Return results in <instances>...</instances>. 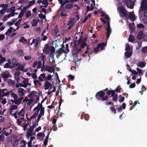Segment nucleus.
<instances>
[{
  "label": "nucleus",
  "instance_id": "18",
  "mask_svg": "<svg viewBox=\"0 0 147 147\" xmlns=\"http://www.w3.org/2000/svg\"><path fill=\"white\" fill-rule=\"evenodd\" d=\"M40 109V111L37 119L38 121H39L40 117L44 115V108L42 107V106Z\"/></svg>",
  "mask_w": 147,
  "mask_h": 147
},
{
  "label": "nucleus",
  "instance_id": "62",
  "mask_svg": "<svg viewBox=\"0 0 147 147\" xmlns=\"http://www.w3.org/2000/svg\"><path fill=\"white\" fill-rule=\"evenodd\" d=\"M6 9H2L0 11V13L1 14H4L5 13Z\"/></svg>",
  "mask_w": 147,
  "mask_h": 147
},
{
  "label": "nucleus",
  "instance_id": "10",
  "mask_svg": "<svg viewBox=\"0 0 147 147\" xmlns=\"http://www.w3.org/2000/svg\"><path fill=\"white\" fill-rule=\"evenodd\" d=\"M24 79L22 83V86L25 88H26L28 86H30L31 84L28 83V80L27 78H23Z\"/></svg>",
  "mask_w": 147,
  "mask_h": 147
},
{
  "label": "nucleus",
  "instance_id": "52",
  "mask_svg": "<svg viewBox=\"0 0 147 147\" xmlns=\"http://www.w3.org/2000/svg\"><path fill=\"white\" fill-rule=\"evenodd\" d=\"M72 22L73 21L72 20H70L69 22V23L68 24V25H70V26L69 27V29H70L71 28L72 26L74 24Z\"/></svg>",
  "mask_w": 147,
  "mask_h": 147
},
{
  "label": "nucleus",
  "instance_id": "14",
  "mask_svg": "<svg viewBox=\"0 0 147 147\" xmlns=\"http://www.w3.org/2000/svg\"><path fill=\"white\" fill-rule=\"evenodd\" d=\"M1 76L4 79H7L8 78H11V76L8 72H5L2 73L1 74Z\"/></svg>",
  "mask_w": 147,
  "mask_h": 147
},
{
  "label": "nucleus",
  "instance_id": "25",
  "mask_svg": "<svg viewBox=\"0 0 147 147\" xmlns=\"http://www.w3.org/2000/svg\"><path fill=\"white\" fill-rule=\"evenodd\" d=\"M11 64L13 67H15L17 65L18 62L16 59H12Z\"/></svg>",
  "mask_w": 147,
  "mask_h": 147
},
{
  "label": "nucleus",
  "instance_id": "51",
  "mask_svg": "<svg viewBox=\"0 0 147 147\" xmlns=\"http://www.w3.org/2000/svg\"><path fill=\"white\" fill-rule=\"evenodd\" d=\"M26 39L24 37H22L21 39L19 40V41L22 42L23 43H25L26 42Z\"/></svg>",
  "mask_w": 147,
  "mask_h": 147
},
{
  "label": "nucleus",
  "instance_id": "36",
  "mask_svg": "<svg viewBox=\"0 0 147 147\" xmlns=\"http://www.w3.org/2000/svg\"><path fill=\"white\" fill-rule=\"evenodd\" d=\"M33 82L35 86H36L38 85L40 86L41 85V83L38 80H34Z\"/></svg>",
  "mask_w": 147,
  "mask_h": 147
},
{
  "label": "nucleus",
  "instance_id": "44",
  "mask_svg": "<svg viewBox=\"0 0 147 147\" xmlns=\"http://www.w3.org/2000/svg\"><path fill=\"white\" fill-rule=\"evenodd\" d=\"M99 45H98L97 46L96 48H94L93 50L94 52L95 53H97L98 52L99 50Z\"/></svg>",
  "mask_w": 147,
  "mask_h": 147
},
{
  "label": "nucleus",
  "instance_id": "19",
  "mask_svg": "<svg viewBox=\"0 0 147 147\" xmlns=\"http://www.w3.org/2000/svg\"><path fill=\"white\" fill-rule=\"evenodd\" d=\"M27 133L26 134L28 136H32L35 135L36 134L35 132L32 129H30L28 128L27 130Z\"/></svg>",
  "mask_w": 147,
  "mask_h": 147
},
{
  "label": "nucleus",
  "instance_id": "16",
  "mask_svg": "<svg viewBox=\"0 0 147 147\" xmlns=\"http://www.w3.org/2000/svg\"><path fill=\"white\" fill-rule=\"evenodd\" d=\"M24 90L23 88H19L18 89V96H23L24 95Z\"/></svg>",
  "mask_w": 147,
  "mask_h": 147
},
{
  "label": "nucleus",
  "instance_id": "12",
  "mask_svg": "<svg viewBox=\"0 0 147 147\" xmlns=\"http://www.w3.org/2000/svg\"><path fill=\"white\" fill-rule=\"evenodd\" d=\"M51 47L50 48L48 45L46 44L45 45L44 48L43 49V51L45 53L48 54L50 51H51Z\"/></svg>",
  "mask_w": 147,
  "mask_h": 147
},
{
  "label": "nucleus",
  "instance_id": "27",
  "mask_svg": "<svg viewBox=\"0 0 147 147\" xmlns=\"http://www.w3.org/2000/svg\"><path fill=\"white\" fill-rule=\"evenodd\" d=\"M8 83L9 86H12L15 85V82L11 79H9L8 80Z\"/></svg>",
  "mask_w": 147,
  "mask_h": 147
},
{
  "label": "nucleus",
  "instance_id": "40",
  "mask_svg": "<svg viewBox=\"0 0 147 147\" xmlns=\"http://www.w3.org/2000/svg\"><path fill=\"white\" fill-rule=\"evenodd\" d=\"M42 4L43 5V7H46L47 6L48 3L47 2V1H42Z\"/></svg>",
  "mask_w": 147,
  "mask_h": 147
},
{
  "label": "nucleus",
  "instance_id": "31",
  "mask_svg": "<svg viewBox=\"0 0 147 147\" xmlns=\"http://www.w3.org/2000/svg\"><path fill=\"white\" fill-rule=\"evenodd\" d=\"M89 6H86L87 8V11H91L93 9L94 6L93 5L92 3L91 4H90V9H89Z\"/></svg>",
  "mask_w": 147,
  "mask_h": 147
},
{
  "label": "nucleus",
  "instance_id": "30",
  "mask_svg": "<svg viewBox=\"0 0 147 147\" xmlns=\"http://www.w3.org/2000/svg\"><path fill=\"white\" fill-rule=\"evenodd\" d=\"M105 95V93L102 91H100L98 92L96 95V96H99L101 98L103 96Z\"/></svg>",
  "mask_w": 147,
  "mask_h": 147
},
{
  "label": "nucleus",
  "instance_id": "46",
  "mask_svg": "<svg viewBox=\"0 0 147 147\" xmlns=\"http://www.w3.org/2000/svg\"><path fill=\"white\" fill-rule=\"evenodd\" d=\"M15 104L17 105H19L21 103V101L20 100H19L18 98L17 99L15 100Z\"/></svg>",
  "mask_w": 147,
  "mask_h": 147
},
{
  "label": "nucleus",
  "instance_id": "17",
  "mask_svg": "<svg viewBox=\"0 0 147 147\" xmlns=\"http://www.w3.org/2000/svg\"><path fill=\"white\" fill-rule=\"evenodd\" d=\"M33 101V99H28L27 97H26L23 100V102H26L27 105H30Z\"/></svg>",
  "mask_w": 147,
  "mask_h": 147
},
{
  "label": "nucleus",
  "instance_id": "5",
  "mask_svg": "<svg viewBox=\"0 0 147 147\" xmlns=\"http://www.w3.org/2000/svg\"><path fill=\"white\" fill-rule=\"evenodd\" d=\"M42 107V105L41 104H38L37 106L35 107L34 109V111L37 110V112H36L33 115H32L30 117V119H32L35 118L36 116L37 115L38 113V111L40 108H41Z\"/></svg>",
  "mask_w": 147,
  "mask_h": 147
},
{
  "label": "nucleus",
  "instance_id": "7",
  "mask_svg": "<svg viewBox=\"0 0 147 147\" xmlns=\"http://www.w3.org/2000/svg\"><path fill=\"white\" fill-rule=\"evenodd\" d=\"M119 11L120 13L121 14H122L123 16L125 17H127V12L124 7H119Z\"/></svg>",
  "mask_w": 147,
  "mask_h": 147
},
{
  "label": "nucleus",
  "instance_id": "15",
  "mask_svg": "<svg viewBox=\"0 0 147 147\" xmlns=\"http://www.w3.org/2000/svg\"><path fill=\"white\" fill-rule=\"evenodd\" d=\"M44 86V89L45 90H47L48 89L51 90L52 88V86L51 84L47 80L46 81L45 83Z\"/></svg>",
  "mask_w": 147,
  "mask_h": 147
},
{
  "label": "nucleus",
  "instance_id": "3",
  "mask_svg": "<svg viewBox=\"0 0 147 147\" xmlns=\"http://www.w3.org/2000/svg\"><path fill=\"white\" fill-rule=\"evenodd\" d=\"M86 38H84L83 39H82L81 36L80 38L78 41V43L79 45H80V47L81 48H82L86 46Z\"/></svg>",
  "mask_w": 147,
  "mask_h": 147
},
{
  "label": "nucleus",
  "instance_id": "47",
  "mask_svg": "<svg viewBox=\"0 0 147 147\" xmlns=\"http://www.w3.org/2000/svg\"><path fill=\"white\" fill-rule=\"evenodd\" d=\"M35 0H33L32 1H31L28 3V5H27L29 7H30L32 5L35 3Z\"/></svg>",
  "mask_w": 147,
  "mask_h": 147
},
{
  "label": "nucleus",
  "instance_id": "32",
  "mask_svg": "<svg viewBox=\"0 0 147 147\" xmlns=\"http://www.w3.org/2000/svg\"><path fill=\"white\" fill-rule=\"evenodd\" d=\"M145 63L144 62H140L138 64V66L141 68L144 67L145 66Z\"/></svg>",
  "mask_w": 147,
  "mask_h": 147
},
{
  "label": "nucleus",
  "instance_id": "23",
  "mask_svg": "<svg viewBox=\"0 0 147 147\" xmlns=\"http://www.w3.org/2000/svg\"><path fill=\"white\" fill-rule=\"evenodd\" d=\"M124 54L126 58H129L132 54V51H127Z\"/></svg>",
  "mask_w": 147,
  "mask_h": 147
},
{
  "label": "nucleus",
  "instance_id": "1",
  "mask_svg": "<svg viewBox=\"0 0 147 147\" xmlns=\"http://www.w3.org/2000/svg\"><path fill=\"white\" fill-rule=\"evenodd\" d=\"M68 45L67 44H66L65 47L63 45L62 47L60 48V50L58 51V53L61 55L62 53H67L69 51V50L68 48Z\"/></svg>",
  "mask_w": 147,
  "mask_h": 147
},
{
  "label": "nucleus",
  "instance_id": "2",
  "mask_svg": "<svg viewBox=\"0 0 147 147\" xmlns=\"http://www.w3.org/2000/svg\"><path fill=\"white\" fill-rule=\"evenodd\" d=\"M65 1L64 2L63 1L62 3V4H61V6L60 7V9L58 10V12H61L60 14L61 16H67V15L66 13H65V12L66 11V9L65 8H64L63 6V5L66 3Z\"/></svg>",
  "mask_w": 147,
  "mask_h": 147
},
{
  "label": "nucleus",
  "instance_id": "53",
  "mask_svg": "<svg viewBox=\"0 0 147 147\" xmlns=\"http://www.w3.org/2000/svg\"><path fill=\"white\" fill-rule=\"evenodd\" d=\"M56 40H55V41H54L53 43V47H53L54 49V47L55 48L57 47H58V45L56 43Z\"/></svg>",
  "mask_w": 147,
  "mask_h": 147
},
{
  "label": "nucleus",
  "instance_id": "59",
  "mask_svg": "<svg viewBox=\"0 0 147 147\" xmlns=\"http://www.w3.org/2000/svg\"><path fill=\"white\" fill-rule=\"evenodd\" d=\"M137 26L139 28H143L144 27L143 25L141 23L137 24Z\"/></svg>",
  "mask_w": 147,
  "mask_h": 147
},
{
  "label": "nucleus",
  "instance_id": "29",
  "mask_svg": "<svg viewBox=\"0 0 147 147\" xmlns=\"http://www.w3.org/2000/svg\"><path fill=\"white\" fill-rule=\"evenodd\" d=\"M98 45H99V49H100L101 50H102L104 49V46L106 45L104 42L98 44Z\"/></svg>",
  "mask_w": 147,
  "mask_h": 147
},
{
  "label": "nucleus",
  "instance_id": "63",
  "mask_svg": "<svg viewBox=\"0 0 147 147\" xmlns=\"http://www.w3.org/2000/svg\"><path fill=\"white\" fill-rule=\"evenodd\" d=\"M6 60V58L3 57H2L0 59V61L1 63H3Z\"/></svg>",
  "mask_w": 147,
  "mask_h": 147
},
{
  "label": "nucleus",
  "instance_id": "22",
  "mask_svg": "<svg viewBox=\"0 0 147 147\" xmlns=\"http://www.w3.org/2000/svg\"><path fill=\"white\" fill-rule=\"evenodd\" d=\"M20 72L18 71H16L14 74L15 79L16 80L17 83L18 82L20 79Z\"/></svg>",
  "mask_w": 147,
  "mask_h": 147
},
{
  "label": "nucleus",
  "instance_id": "9",
  "mask_svg": "<svg viewBox=\"0 0 147 147\" xmlns=\"http://www.w3.org/2000/svg\"><path fill=\"white\" fill-rule=\"evenodd\" d=\"M25 110L24 109H22L20 111L17 112L18 115H19V117H20V119L22 120L24 119V117Z\"/></svg>",
  "mask_w": 147,
  "mask_h": 147
},
{
  "label": "nucleus",
  "instance_id": "4",
  "mask_svg": "<svg viewBox=\"0 0 147 147\" xmlns=\"http://www.w3.org/2000/svg\"><path fill=\"white\" fill-rule=\"evenodd\" d=\"M12 91V90L9 91H7L6 88L2 90L0 89V95L1 96H7L9 94V93L11 92Z\"/></svg>",
  "mask_w": 147,
  "mask_h": 147
},
{
  "label": "nucleus",
  "instance_id": "55",
  "mask_svg": "<svg viewBox=\"0 0 147 147\" xmlns=\"http://www.w3.org/2000/svg\"><path fill=\"white\" fill-rule=\"evenodd\" d=\"M29 7L28 6V5H27L26 6L24 7L23 8L22 10L21 11L22 12L24 13L26 11V10Z\"/></svg>",
  "mask_w": 147,
  "mask_h": 147
},
{
  "label": "nucleus",
  "instance_id": "34",
  "mask_svg": "<svg viewBox=\"0 0 147 147\" xmlns=\"http://www.w3.org/2000/svg\"><path fill=\"white\" fill-rule=\"evenodd\" d=\"M16 21V20L12 19L11 20V21L8 22L7 23L8 25L10 26H11Z\"/></svg>",
  "mask_w": 147,
  "mask_h": 147
},
{
  "label": "nucleus",
  "instance_id": "61",
  "mask_svg": "<svg viewBox=\"0 0 147 147\" xmlns=\"http://www.w3.org/2000/svg\"><path fill=\"white\" fill-rule=\"evenodd\" d=\"M31 57L30 55L28 56H25L24 57V59L26 60H29L31 59Z\"/></svg>",
  "mask_w": 147,
  "mask_h": 147
},
{
  "label": "nucleus",
  "instance_id": "28",
  "mask_svg": "<svg viewBox=\"0 0 147 147\" xmlns=\"http://www.w3.org/2000/svg\"><path fill=\"white\" fill-rule=\"evenodd\" d=\"M11 93V97H12L14 100H16L18 98V97L16 94L12 92Z\"/></svg>",
  "mask_w": 147,
  "mask_h": 147
},
{
  "label": "nucleus",
  "instance_id": "60",
  "mask_svg": "<svg viewBox=\"0 0 147 147\" xmlns=\"http://www.w3.org/2000/svg\"><path fill=\"white\" fill-rule=\"evenodd\" d=\"M143 39L144 40H147V32H146L145 34H144Z\"/></svg>",
  "mask_w": 147,
  "mask_h": 147
},
{
  "label": "nucleus",
  "instance_id": "35",
  "mask_svg": "<svg viewBox=\"0 0 147 147\" xmlns=\"http://www.w3.org/2000/svg\"><path fill=\"white\" fill-rule=\"evenodd\" d=\"M135 39L134 37L131 35H129L128 38L129 41L131 42H133L134 41Z\"/></svg>",
  "mask_w": 147,
  "mask_h": 147
},
{
  "label": "nucleus",
  "instance_id": "58",
  "mask_svg": "<svg viewBox=\"0 0 147 147\" xmlns=\"http://www.w3.org/2000/svg\"><path fill=\"white\" fill-rule=\"evenodd\" d=\"M10 63H6L4 66V68H8L10 67Z\"/></svg>",
  "mask_w": 147,
  "mask_h": 147
},
{
  "label": "nucleus",
  "instance_id": "57",
  "mask_svg": "<svg viewBox=\"0 0 147 147\" xmlns=\"http://www.w3.org/2000/svg\"><path fill=\"white\" fill-rule=\"evenodd\" d=\"M129 71L130 72H131L134 75H137L138 74L137 73L135 70H131V69H129Z\"/></svg>",
  "mask_w": 147,
  "mask_h": 147
},
{
  "label": "nucleus",
  "instance_id": "6",
  "mask_svg": "<svg viewBox=\"0 0 147 147\" xmlns=\"http://www.w3.org/2000/svg\"><path fill=\"white\" fill-rule=\"evenodd\" d=\"M55 49L53 47L51 48V52L50 55L49 60L51 62H54L55 59L54 56H55Z\"/></svg>",
  "mask_w": 147,
  "mask_h": 147
},
{
  "label": "nucleus",
  "instance_id": "43",
  "mask_svg": "<svg viewBox=\"0 0 147 147\" xmlns=\"http://www.w3.org/2000/svg\"><path fill=\"white\" fill-rule=\"evenodd\" d=\"M37 21L35 20L34 19L32 20V26H37Z\"/></svg>",
  "mask_w": 147,
  "mask_h": 147
},
{
  "label": "nucleus",
  "instance_id": "26",
  "mask_svg": "<svg viewBox=\"0 0 147 147\" xmlns=\"http://www.w3.org/2000/svg\"><path fill=\"white\" fill-rule=\"evenodd\" d=\"M144 34L143 32L142 31H140L137 36V38L139 39H141L143 38Z\"/></svg>",
  "mask_w": 147,
  "mask_h": 147
},
{
  "label": "nucleus",
  "instance_id": "39",
  "mask_svg": "<svg viewBox=\"0 0 147 147\" xmlns=\"http://www.w3.org/2000/svg\"><path fill=\"white\" fill-rule=\"evenodd\" d=\"M130 49L132 50L131 47H130L129 44L128 43H126L125 44V50H130Z\"/></svg>",
  "mask_w": 147,
  "mask_h": 147
},
{
  "label": "nucleus",
  "instance_id": "41",
  "mask_svg": "<svg viewBox=\"0 0 147 147\" xmlns=\"http://www.w3.org/2000/svg\"><path fill=\"white\" fill-rule=\"evenodd\" d=\"M142 51L144 53L147 52V46L143 48L142 49Z\"/></svg>",
  "mask_w": 147,
  "mask_h": 147
},
{
  "label": "nucleus",
  "instance_id": "38",
  "mask_svg": "<svg viewBox=\"0 0 147 147\" xmlns=\"http://www.w3.org/2000/svg\"><path fill=\"white\" fill-rule=\"evenodd\" d=\"M9 127H7L6 129L7 130V132L6 131H5L3 132H2V134H4L6 136H8L9 134H10L9 133V132L8 131V130H9Z\"/></svg>",
  "mask_w": 147,
  "mask_h": 147
},
{
  "label": "nucleus",
  "instance_id": "56",
  "mask_svg": "<svg viewBox=\"0 0 147 147\" xmlns=\"http://www.w3.org/2000/svg\"><path fill=\"white\" fill-rule=\"evenodd\" d=\"M38 65L37 66V68H40L42 67V62L41 61H39L37 64Z\"/></svg>",
  "mask_w": 147,
  "mask_h": 147
},
{
  "label": "nucleus",
  "instance_id": "33",
  "mask_svg": "<svg viewBox=\"0 0 147 147\" xmlns=\"http://www.w3.org/2000/svg\"><path fill=\"white\" fill-rule=\"evenodd\" d=\"M31 16V13L30 11H28L26 13L25 16L28 18Z\"/></svg>",
  "mask_w": 147,
  "mask_h": 147
},
{
  "label": "nucleus",
  "instance_id": "20",
  "mask_svg": "<svg viewBox=\"0 0 147 147\" xmlns=\"http://www.w3.org/2000/svg\"><path fill=\"white\" fill-rule=\"evenodd\" d=\"M128 17L132 21H134L136 19L135 16L133 12L129 13Z\"/></svg>",
  "mask_w": 147,
  "mask_h": 147
},
{
  "label": "nucleus",
  "instance_id": "42",
  "mask_svg": "<svg viewBox=\"0 0 147 147\" xmlns=\"http://www.w3.org/2000/svg\"><path fill=\"white\" fill-rule=\"evenodd\" d=\"M21 142L22 146L20 147H25L26 145V142L24 140H22Z\"/></svg>",
  "mask_w": 147,
  "mask_h": 147
},
{
  "label": "nucleus",
  "instance_id": "45",
  "mask_svg": "<svg viewBox=\"0 0 147 147\" xmlns=\"http://www.w3.org/2000/svg\"><path fill=\"white\" fill-rule=\"evenodd\" d=\"M39 39L38 38H36V40L34 42L35 44V46L36 47H37L38 46V45L39 43Z\"/></svg>",
  "mask_w": 147,
  "mask_h": 147
},
{
  "label": "nucleus",
  "instance_id": "21",
  "mask_svg": "<svg viewBox=\"0 0 147 147\" xmlns=\"http://www.w3.org/2000/svg\"><path fill=\"white\" fill-rule=\"evenodd\" d=\"M18 107V106L15 105H13L10 107L9 113L10 115H11L12 114V113L13 112V111L16 109Z\"/></svg>",
  "mask_w": 147,
  "mask_h": 147
},
{
  "label": "nucleus",
  "instance_id": "8",
  "mask_svg": "<svg viewBox=\"0 0 147 147\" xmlns=\"http://www.w3.org/2000/svg\"><path fill=\"white\" fill-rule=\"evenodd\" d=\"M124 1L128 8L130 9H132L133 8L134 3L132 1L125 0Z\"/></svg>",
  "mask_w": 147,
  "mask_h": 147
},
{
  "label": "nucleus",
  "instance_id": "49",
  "mask_svg": "<svg viewBox=\"0 0 147 147\" xmlns=\"http://www.w3.org/2000/svg\"><path fill=\"white\" fill-rule=\"evenodd\" d=\"M18 54L20 56L22 57L24 55V53L22 50H20L18 51Z\"/></svg>",
  "mask_w": 147,
  "mask_h": 147
},
{
  "label": "nucleus",
  "instance_id": "50",
  "mask_svg": "<svg viewBox=\"0 0 147 147\" xmlns=\"http://www.w3.org/2000/svg\"><path fill=\"white\" fill-rule=\"evenodd\" d=\"M38 16L40 19H44L45 18V15H43L42 13L39 14Z\"/></svg>",
  "mask_w": 147,
  "mask_h": 147
},
{
  "label": "nucleus",
  "instance_id": "64",
  "mask_svg": "<svg viewBox=\"0 0 147 147\" xmlns=\"http://www.w3.org/2000/svg\"><path fill=\"white\" fill-rule=\"evenodd\" d=\"M136 70L137 71V73H138L139 74H142V69H141L138 68H136Z\"/></svg>",
  "mask_w": 147,
  "mask_h": 147
},
{
  "label": "nucleus",
  "instance_id": "48",
  "mask_svg": "<svg viewBox=\"0 0 147 147\" xmlns=\"http://www.w3.org/2000/svg\"><path fill=\"white\" fill-rule=\"evenodd\" d=\"M24 67L23 65H21L18 66L16 68L17 70L23 71L24 69Z\"/></svg>",
  "mask_w": 147,
  "mask_h": 147
},
{
  "label": "nucleus",
  "instance_id": "11",
  "mask_svg": "<svg viewBox=\"0 0 147 147\" xmlns=\"http://www.w3.org/2000/svg\"><path fill=\"white\" fill-rule=\"evenodd\" d=\"M147 8V0H142L141 4V9L142 10H144Z\"/></svg>",
  "mask_w": 147,
  "mask_h": 147
},
{
  "label": "nucleus",
  "instance_id": "54",
  "mask_svg": "<svg viewBox=\"0 0 147 147\" xmlns=\"http://www.w3.org/2000/svg\"><path fill=\"white\" fill-rule=\"evenodd\" d=\"M37 135L40 137H42L43 138L45 136V134L42 133H39L37 134Z\"/></svg>",
  "mask_w": 147,
  "mask_h": 147
},
{
  "label": "nucleus",
  "instance_id": "24",
  "mask_svg": "<svg viewBox=\"0 0 147 147\" xmlns=\"http://www.w3.org/2000/svg\"><path fill=\"white\" fill-rule=\"evenodd\" d=\"M16 31V30L13 29L12 27H11L7 30V31L5 33V34L9 35L12 32H14Z\"/></svg>",
  "mask_w": 147,
  "mask_h": 147
},
{
  "label": "nucleus",
  "instance_id": "37",
  "mask_svg": "<svg viewBox=\"0 0 147 147\" xmlns=\"http://www.w3.org/2000/svg\"><path fill=\"white\" fill-rule=\"evenodd\" d=\"M65 6L67 9H71L72 7V5L71 3H67L65 4Z\"/></svg>",
  "mask_w": 147,
  "mask_h": 147
},
{
  "label": "nucleus",
  "instance_id": "13",
  "mask_svg": "<svg viewBox=\"0 0 147 147\" xmlns=\"http://www.w3.org/2000/svg\"><path fill=\"white\" fill-rule=\"evenodd\" d=\"M106 30L107 31V37L108 38L111 32V30L110 27L109 22L108 21L107 22V27L106 28Z\"/></svg>",
  "mask_w": 147,
  "mask_h": 147
}]
</instances>
